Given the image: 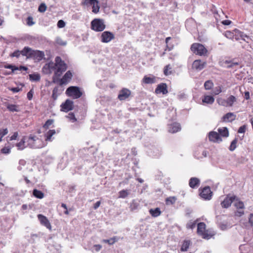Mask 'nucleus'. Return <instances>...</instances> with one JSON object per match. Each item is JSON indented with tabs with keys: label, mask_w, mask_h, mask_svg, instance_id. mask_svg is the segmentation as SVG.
Segmentation results:
<instances>
[{
	"label": "nucleus",
	"mask_w": 253,
	"mask_h": 253,
	"mask_svg": "<svg viewBox=\"0 0 253 253\" xmlns=\"http://www.w3.org/2000/svg\"><path fill=\"white\" fill-rule=\"evenodd\" d=\"M48 68L55 70L52 77V83L55 84L58 82V78L67 70V66L64 61H62L60 57L57 56L55 58V63H49Z\"/></svg>",
	"instance_id": "1"
},
{
	"label": "nucleus",
	"mask_w": 253,
	"mask_h": 253,
	"mask_svg": "<svg viewBox=\"0 0 253 253\" xmlns=\"http://www.w3.org/2000/svg\"><path fill=\"white\" fill-rule=\"evenodd\" d=\"M25 140H27V146L34 149H39L43 147L45 145V142L42 140L41 138L30 135L29 136H26Z\"/></svg>",
	"instance_id": "2"
},
{
	"label": "nucleus",
	"mask_w": 253,
	"mask_h": 253,
	"mask_svg": "<svg viewBox=\"0 0 253 253\" xmlns=\"http://www.w3.org/2000/svg\"><path fill=\"white\" fill-rule=\"evenodd\" d=\"M66 94L73 99H78L83 95V92L80 88L77 86H71L68 87L65 92Z\"/></svg>",
	"instance_id": "3"
},
{
	"label": "nucleus",
	"mask_w": 253,
	"mask_h": 253,
	"mask_svg": "<svg viewBox=\"0 0 253 253\" xmlns=\"http://www.w3.org/2000/svg\"><path fill=\"white\" fill-rule=\"evenodd\" d=\"M206 224L204 222H200L197 225V233L201 235L204 239H209L213 234L208 233V231L206 229Z\"/></svg>",
	"instance_id": "4"
},
{
	"label": "nucleus",
	"mask_w": 253,
	"mask_h": 253,
	"mask_svg": "<svg viewBox=\"0 0 253 253\" xmlns=\"http://www.w3.org/2000/svg\"><path fill=\"white\" fill-rule=\"evenodd\" d=\"M105 25L103 20L100 19H95L91 22V28L96 32H102L105 29Z\"/></svg>",
	"instance_id": "5"
},
{
	"label": "nucleus",
	"mask_w": 253,
	"mask_h": 253,
	"mask_svg": "<svg viewBox=\"0 0 253 253\" xmlns=\"http://www.w3.org/2000/svg\"><path fill=\"white\" fill-rule=\"evenodd\" d=\"M191 49L193 53L200 55H205L208 51L207 49L203 44L199 43L192 44L191 46Z\"/></svg>",
	"instance_id": "6"
},
{
	"label": "nucleus",
	"mask_w": 253,
	"mask_h": 253,
	"mask_svg": "<svg viewBox=\"0 0 253 253\" xmlns=\"http://www.w3.org/2000/svg\"><path fill=\"white\" fill-rule=\"evenodd\" d=\"M61 111L64 112H68L72 110L74 108V102L73 101L67 99L60 105Z\"/></svg>",
	"instance_id": "7"
},
{
	"label": "nucleus",
	"mask_w": 253,
	"mask_h": 253,
	"mask_svg": "<svg viewBox=\"0 0 253 253\" xmlns=\"http://www.w3.org/2000/svg\"><path fill=\"white\" fill-rule=\"evenodd\" d=\"M115 39L114 34L111 32L104 31L101 34V41L102 42L107 43Z\"/></svg>",
	"instance_id": "8"
},
{
	"label": "nucleus",
	"mask_w": 253,
	"mask_h": 253,
	"mask_svg": "<svg viewBox=\"0 0 253 253\" xmlns=\"http://www.w3.org/2000/svg\"><path fill=\"white\" fill-rule=\"evenodd\" d=\"M234 38L236 41H239L240 39L243 40L244 41L246 42L247 43L249 42V41H247L245 39V37H247V39H250L251 40V38L250 36L247 35L245 34L244 32L240 31L239 30L237 29H235L234 30Z\"/></svg>",
	"instance_id": "9"
},
{
	"label": "nucleus",
	"mask_w": 253,
	"mask_h": 253,
	"mask_svg": "<svg viewBox=\"0 0 253 253\" xmlns=\"http://www.w3.org/2000/svg\"><path fill=\"white\" fill-rule=\"evenodd\" d=\"M201 197L205 200H210L211 199L212 192L209 186L205 187L200 193Z\"/></svg>",
	"instance_id": "10"
},
{
	"label": "nucleus",
	"mask_w": 253,
	"mask_h": 253,
	"mask_svg": "<svg viewBox=\"0 0 253 253\" xmlns=\"http://www.w3.org/2000/svg\"><path fill=\"white\" fill-rule=\"evenodd\" d=\"M73 77L72 72L68 71L63 76L62 79L58 78V82L60 85L66 84Z\"/></svg>",
	"instance_id": "11"
},
{
	"label": "nucleus",
	"mask_w": 253,
	"mask_h": 253,
	"mask_svg": "<svg viewBox=\"0 0 253 253\" xmlns=\"http://www.w3.org/2000/svg\"><path fill=\"white\" fill-rule=\"evenodd\" d=\"M33 49L28 46H25L22 50H17V58L20 55L25 56L27 58H31Z\"/></svg>",
	"instance_id": "12"
},
{
	"label": "nucleus",
	"mask_w": 253,
	"mask_h": 253,
	"mask_svg": "<svg viewBox=\"0 0 253 253\" xmlns=\"http://www.w3.org/2000/svg\"><path fill=\"white\" fill-rule=\"evenodd\" d=\"M236 198V196H231L227 195L224 200L221 203V207L223 208H229L232 202H233L235 199Z\"/></svg>",
	"instance_id": "13"
},
{
	"label": "nucleus",
	"mask_w": 253,
	"mask_h": 253,
	"mask_svg": "<svg viewBox=\"0 0 253 253\" xmlns=\"http://www.w3.org/2000/svg\"><path fill=\"white\" fill-rule=\"evenodd\" d=\"M235 202L234 206L238 210H243L244 208V203L240 201L239 199L236 197ZM244 212L243 210H239L236 212V214L238 216H242L244 214Z\"/></svg>",
	"instance_id": "14"
},
{
	"label": "nucleus",
	"mask_w": 253,
	"mask_h": 253,
	"mask_svg": "<svg viewBox=\"0 0 253 253\" xmlns=\"http://www.w3.org/2000/svg\"><path fill=\"white\" fill-rule=\"evenodd\" d=\"M209 140L214 143H220L222 141L221 136L218 132L211 131L209 133Z\"/></svg>",
	"instance_id": "15"
},
{
	"label": "nucleus",
	"mask_w": 253,
	"mask_h": 253,
	"mask_svg": "<svg viewBox=\"0 0 253 253\" xmlns=\"http://www.w3.org/2000/svg\"><path fill=\"white\" fill-rule=\"evenodd\" d=\"M131 95V91L126 88H122L119 92L118 98L120 100H124L126 99Z\"/></svg>",
	"instance_id": "16"
},
{
	"label": "nucleus",
	"mask_w": 253,
	"mask_h": 253,
	"mask_svg": "<svg viewBox=\"0 0 253 253\" xmlns=\"http://www.w3.org/2000/svg\"><path fill=\"white\" fill-rule=\"evenodd\" d=\"M38 218L40 222V223L42 225L46 227L47 229H51V224L49 222V221L46 216L42 214H39L38 215Z\"/></svg>",
	"instance_id": "17"
},
{
	"label": "nucleus",
	"mask_w": 253,
	"mask_h": 253,
	"mask_svg": "<svg viewBox=\"0 0 253 253\" xmlns=\"http://www.w3.org/2000/svg\"><path fill=\"white\" fill-rule=\"evenodd\" d=\"M206 65V62L201 60H196L192 64V68L197 71L204 69Z\"/></svg>",
	"instance_id": "18"
},
{
	"label": "nucleus",
	"mask_w": 253,
	"mask_h": 253,
	"mask_svg": "<svg viewBox=\"0 0 253 253\" xmlns=\"http://www.w3.org/2000/svg\"><path fill=\"white\" fill-rule=\"evenodd\" d=\"M155 93L157 94L162 93L163 94H166L168 93L167 89V85L166 83H161L159 84L156 89Z\"/></svg>",
	"instance_id": "19"
},
{
	"label": "nucleus",
	"mask_w": 253,
	"mask_h": 253,
	"mask_svg": "<svg viewBox=\"0 0 253 253\" xmlns=\"http://www.w3.org/2000/svg\"><path fill=\"white\" fill-rule=\"evenodd\" d=\"M56 133V132L54 129L48 130L44 134V141L45 142L52 141L54 138L53 135H55Z\"/></svg>",
	"instance_id": "20"
},
{
	"label": "nucleus",
	"mask_w": 253,
	"mask_h": 253,
	"mask_svg": "<svg viewBox=\"0 0 253 253\" xmlns=\"http://www.w3.org/2000/svg\"><path fill=\"white\" fill-rule=\"evenodd\" d=\"M3 67L5 69H8V71H6L3 69L1 70L2 73L5 75H10L16 70V66L15 65H12L6 63L4 64Z\"/></svg>",
	"instance_id": "21"
},
{
	"label": "nucleus",
	"mask_w": 253,
	"mask_h": 253,
	"mask_svg": "<svg viewBox=\"0 0 253 253\" xmlns=\"http://www.w3.org/2000/svg\"><path fill=\"white\" fill-rule=\"evenodd\" d=\"M200 181L197 177H192L190 179L189 182V186L192 188H196L200 185Z\"/></svg>",
	"instance_id": "22"
},
{
	"label": "nucleus",
	"mask_w": 253,
	"mask_h": 253,
	"mask_svg": "<svg viewBox=\"0 0 253 253\" xmlns=\"http://www.w3.org/2000/svg\"><path fill=\"white\" fill-rule=\"evenodd\" d=\"M44 56V54L43 52L33 50L31 58H34L38 60H41L43 58Z\"/></svg>",
	"instance_id": "23"
},
{
	"label": "nucleus",
	"mask_w": 253,
	"mask_h": 253,
	"mask_svg": "<svg viewBox=\"0 0 253 253\" xmlns=\"http://www.w3.org/2000/svg\"><path fill=\"white\" fill-rule=\"evenodd\" d=\"M25 137H23L19 142L17 143V147L19 150H23L26 147L28 146L27 140L25 139Z\"/></svg>",
	"instance_id": "24"
},
{
	"label": "nucleus",
	"mask_w": 253,
	"mask_h": 253,
	"mask_svg": "<svg viewBox=\"0 0 253 253\" xmlns=\"http://www.w3.org/2000/svg\"><path fill=\"white\" fill-rule=\"evenodd\" d=\"M234 119L235 115L232 113H228L222 117V120L224 122H231Z\"/></svg>",
	"instance_id": "25"
},
{
	"label": "nucleus",
	"mask_w": 253,
	"mask_h": 253,
	"mask_svg": "<svg viewBox=\"0 0 253 253\" xmlns=\"http://www.w3.org/2000/svg\"><path fill=\"white\" fill-rule=\"evenodd\" d=\"M191 244L189 240H184L182 244L180 250L181 252H186L188 251L189 247Z\"/></svg>",
	"instance_id": "26"
},
{
	"label": "nucleus",
	"mask_w": 253,
	"mask_h": 253,
	"mask_svg": "<svg viewBox=\"0 0 253 253\" xmlns=\"http://www.w3.org/2000/svg\"><path fill=\"white\" fill-rule=\"evenodd\" d=\"M3 104L8 111L13 112L16 111V105L11 104L8 101L4 102Z\"/></svg>",
	"instance_id": "27"
},
{
	"label": "nucleus",
	"mask_w": 253,
	"mask_h": 253,
	"mask_svg": "<svg viewBox=\"0 0 253 253\" xmlns=\"http://www.w3.org/2000/svg\"><path fill=\"white\" fill-rule=\"evenodd\" d=\"M33 195L36 198L38 199H42L44 197V194L42 192L38 189H35L33 191Z\"/></svg>",
	"instance_id": "28"
},
{
	"label": "nucleus",
	"mask_w": 253,
	"mask_h": 253,
	"mask_svg": "<svg viewBox=\"0 0 253 253\" xmlns=\"http://www.w3.org/2000/svg\"><path fill=\"white\" fill-rule=\"evenodd\" d=\"M150 214L153 217H157L161 214V211L159 208H155V209H151L149 210Z\"/></svg>",
	"instance_id": "29"
},
{
	"label": "nucleus",
	"mask_w": 253,
	"mask_h": 253,
	"mask_svg": "<svg viewBox=\"0 0 253 253\" xmlns=\"http://www.w3.org/2000/svg\"><path fill=\"white\" fill-rule=\"evenodd\" d=\"M219 135L223 137H227L229 136V132L227 127H223V128H219L218 129Z\"/></svg>",
	"instance_id": "30"
},
{
	"label": "nucleus",
	"mask_w": 253,
	"mask_h": 253,
	"mask_svg": "<svg viewBox=\"0 0 253 253\" xmlns=\"http://www.w3.org/2000/svg\"><path fill=\"white\" fill-rule=\"evenodd\" d=\"M150 156L154 157H158L161 155V151L157 148L154 147L152 150L148 152Z\"/></svg>",
	"instance_id": "31"
},
{
	"label": "nucleus",
	"mask_w": 253,
	"mask_h": 253,
	"mask_svg": "<svg viewBox=\"0 0 253 253\" xmlns=\"http://www.w3.org/2000/svg\"><path fill=\"white\" fill-rule=\"evenodd\" d=\"M202 101L204 103L211 104L214 102V98H213V97L211 96L207 95L204 97V98L203 99Z\"/></svg>",
	"instance_id": "32"
},
{
	"label": "nucleus",
	"mask_w": 253,
	"mask_h": 253,
	"mask_svg": "<svg viewBox=\"0 0 253 253\" xmlns=\"http://www.w3.org/2000/svg\"><path fill=\"white\" fill-rule=\"evenodd\" d=\"M143 81L145 84H153L155 82V78L154 77L151 78L145 76L143 79Z\"/></svg>",
	"instance_id": "33"
},
{
	"label": "nucleus",
	"mask_w": 253,
	"mask_h": 253,
	"mask_svg": "<svg viewBox=\"0 0 253 253\" xmlns=\"http://www.w3.org/2000/svg\"><path fill=\"white\" fill-rule=\"evenodd\" d=\"M97 3H99L98 0H84L82 2V4L88 6L89 5H92L93 4Z\"/></svg>",
	"instance_id": "34"
},
{
	"label": "nucleus",
	"mask_w": 253,
	"mask_h": 253,
	"mask_svg": "<svg viewBox=\"0 0 253 253\" xmlns=\"http://www.w3.org/2000/svg\"><path fill=\"white\" fill-rule=\"evenodd\" d=\"M171 67L170 64L166 65L164 69V74L166 76H168L172 74Z\"/></svg>",
	"instance_id": "35"
},
{
	"label": "nucleus",
	"mask_w": 253,
	"mask_h": 253,
	"mask_svg": "<svg viewBox=\"0 0 253 253\" xmlns=\"http://www.w3.org/2000/svg\"><path fill=\"white\" fill-rule=\"evenodd\" d=\"M238 142L237 138H235V139L231 142L230 145L229 147V150L230 151H233L235 150L237 147V143Z\"/></svg>",
	"instance_id": "36"
},
{
	"label": "nucleus",
	"mask_w": 253,
	"mask_h": 253,
	"mask_svg": "<svg viewBox=\"0 0 253 253\" xmlns=\"http://www.w3.org/2000/svg\"><path fill=\"white\" fill-rule=\"evenodd\" d=\"M236 101V97L233 95H230L226 100V103L229 106H232Z\"/></svg>",
	"instance_id": "37"
},
{
	"label": "nucleus",
	"mask_w": 253,
	"mask_h": 253,
	"mask_svg": "<svg viewBox=\"0 0 253 253\" xmlns=\"http://www.w3.org/2000/svg\"><path fill=\"white\" fill-rule=\"evenodd\" d=\"M29 79L31 81L38 82L40 80L41 76L39 74H33L29 75Z\"/></svg>",
	"instance_id": "38"
},
{
	"label": "nucleus",
	"mask_w": 253,
	"mask_h": 253,
	"mask_svg": "<svg viewBox=\"0 0 253 253\" xmlns=\"http://www.w3.org/2000/svg\"><path fill=\"white\" fill-rule=\"evenodd\" d=\"M213 85V84L211 80H208L204 84V87L206 90L211 89Z\"/></svg>",
	"instance_id": "39"
},
{
	"label": "nucleus",
	"mask_w": 253,
	"mask_h": 253,
	"mask_svg": "<svg viewBox=\"0 0 253 253\" xmlns=\"http://www.w3.org/2000/svg\"><path fill=\"white\" fill-rule=\"evenodd\" d=\"M224 35L225 37H226L227 38L229 39H234V37L235 36L234 35V32H231L230 31H226L224 33Z\"/></svg>",
	"instance_id": "40"
},
{
	"label": "nucleus",
	"mask_w": 253,
	"mask_h": 253,
	"mask_svg": "<svg viewBox=\"0 0 253 253\" xmlns=\"http://www.w3.org/2000/svg\"><path fill=\"white\" fill-rule=\"evenodd\" d=\"M116 237H113L109 239H104L103 240L102 242L105 243H107L109 245H113L116 242Z\"/></svg>",
	"instance_id": "41"
},
{
	"label": "nucleus",
	"mask_w": 253,
	"mask_h": 253,
	"mask_svg": "<svg viewBox=\"0 0 253 253\" xmlns=\"http://www.w3.org/2000/svg\"><path fill=\"white\" fill-rule=\"evenodd\" d=\"M176 201V198L174 197H169L167 198L166 200V203L167 205H172Z\"/></svg>",
	"instance_id": "42"
},
{
	"label": "nucleus",
	"mask_w": 253,
	"mask_h": 253,
	"mask_svg": "<svg viewBox=\"0 0 253 253\" xmlns=\"http://www.w3.org/2000/svg\"><path fill=\"white\" fill-rule=\"evenodd\" d=\"M58 91V87H55L52 90V98L54 100H56L58 97V94H57Z\"/></svg>",
	"instance_id": "43"
},
{
	"label": "nucleus",
	"mask_w": 253,
	"mask_h": 253,
	"mask_svg": "<svg viewBox=\"0 0 253 253\" xmlns=\"http://www.w3.org/2000/svg\"><path fill=\"white\" fill-rule=\"evenodd\" d=\"M92 6V12L94 13H97L99 11L100 9L99 3L94 4Z\"/></svg>",
	"instance_id": "44"
},
{
	"label": "nucleus",
	"mask_w": 253,
	"mask_h": 253,
	"mask_svg": "<svg viewBox=\"0 0 253 253\" xmlns=\"http://www.w3.org/2000/svg\"><path fill=\"white\" fill-rule=\"evenodd\" d=\"M181 130V127H169L168 131L170 133H174Z\"/></svg>",
	"instance_id": "45"
},
{
	"label": "nucleus",
	"mask_w": 253,
	"mask_h": 253,
	"mask_svg": "<svg viewBox=\"0 0 253 253\" xmlns=\"http://www.w3.org/2000/svg\"><path fill=\"white\" fill-rule=\"evenodd\" d=\"M119 197L121 198H125L128 195V193H127V191L126 190H122L120 191L119 192Z\"/></svg>",
	"instance_id": "46"
},
{
	"label": "nucleus",
	"mask_w": 253,
	"mask_h": 253,
	"mask_svg": "<svg viewBox=\"0 0 253 253\" xmlns=\"http://www.w3.org/2000/svg\"><path fill=\"white\" fill-rule=\"evenodd\" d=\"M46 8L47 7L45 4L44 3H42L39 5L38 10L40 12H44V11H45Z\"/></svg>",
	"instance_id": "47"
},
{
	"label": "nucleus",
	"mask_w": 253,
	"mask_h": 253,
	"mask_svg": "<svg viewBox=\"0 0 253 253\" xmlns=\"http://www.w3.org/2000/svg\"><path fill=\"white\" fill-rule=\"evenodd\" d=\"M26 22H27V24L30 26H32L33 25H34L35 24V22L33 21V18L31 16H29L27 18Z\"/></svg>",
	"instance_id": "48"
},
{
	"label": "nucleus",
	"mask_w": 253,
	"mask_h": 253,
	"mask_svg": "<svg viewBox=\"0 0 253 253\" xmlns=\"http://www.w3.org/2000/svg\"><path fill=\"white\" fill-rule=\"evenodd\" d=\"M26 164V162L24 160H20L19 161V166L18 167V169L19 170H22V167H25Z\"/></svg>",
	"instance_id": "49"
},
{
	"label": "nucleus",
	"mask_w": 253,
	"mask_h": 253,
	"mask_svg": "<svg viewBox=\"0 0 253 253\" xmlns=\"http://www.w3.org/2000/svg\"><path fill=\"white\" fill-rule=\"evenodd\" d=\"M0 152L2 154H9L10 152V148L8 147H4L1 149Z\"/></svg>",
	"instance_id": "50"
},
{
	"label": "nucleus",
	"mask_w": 253,
	"mask_h": 253,
	"mask_svg": "<svg viewBox=\"0 0 253 253\" xmlns=\"http://www.w3.org/2000/svg\"><path fill=\"white\" fill-rule=\"evenodd\" d=\"M34 93V89L32 88L31 89L27 94V98L29 100H31L33 98V94Z\"/></svg>",
	"instance_id": "51"
},
{
	"label": "nucleus",
	"mask_w": 253,
	"mask_h": 253,
	"mask_svg": "<svg viewBox=\"0 0 253 253\" xmlns=\"http://www.w3.org/2000/svg\"><path fill=\"white\" fill-rule=\"evenodd\" d=\"M68 118L73 122H75L77 121V119L73 113H69L68 114Z\"/></svg>",
	"instance_id": "52"
},
{
	"label": "nucleus",
	"mask_w": 253,
	"mask_h": 253,
	"mask_svg": "<svg viewBox=\"0 0 253 253\" xmlns=\"http://www.w3.org/2000/svg\"><path fill=\"white\" fill-rule=\"evenodd\" d=\"M8 133L7 128L3 129L2 131H0V141H1V139L3 136L6 135Z\"/></svg>",
	"instance_id": "53"
},
{
	"label": "nucleus",
	"mask_w": 253,
	"mask_h": 253,
	"mask_svg": "<svg viewBox=\"0 0 253 253\" xmlns=\"http://www.w3.org/2000/svg\"><path fill=\"white\" fill-rule=\"evenodd\" d=\"M65 26V22L62 20H60L57 22V26L58 28H61L64 27Z\"/></svg>",
	"instance_id": "54"
},
{
	"label": "nucleus",
	"mask_w": 253,
	"mask_h": 253,
	"mask_svg": "<svg viewBox=\"0 0 253 253\" xmlns=\"http://www.w3.org/2000/svg\"><path fill=\"white\" fill-rule=\"evenodd\" d=\"M221 91L222 90L221 86H217L214 88L213 93L215 95H217L219 94Z\"/></svg>",
	"instance_id": "55"
},
{
	"label": "nucleus",
	"mask_w": 253,
	"mask_h": 253,
	"mask_svg": "<svg viewBox=\"0 0 253 253\" xmlns=\"http://www.w3.org/2000/svg\"><path fill=\"white\" fill-rule=\"evenodd\" d=\"M28 70L27 67L23 66H20L19 67H17V71H25V73H24L25 74L26 73L27 70Z\"/></svg>",
	"instance_id": "56"
},
{
	"label": "nucleus",
	"mask_w": 253,
	"mask_h": 253,
	"mask_svg": "<svg viewBox=\"0 0 253 253\" xmlns=\"http://www.w3.org/2000/svg\"><path fill=\"white\" fill-rule=\"evenodd\" d=\"M53 123V120L52 119H49L42 126H49L52 125Z\"/></svg>",
	"instance_id": "57"
},
{
	"label": "nucleus",
	"mask_w": 253,
	"mask_h": 253,
	"mask_svg": "<svg viewBox=\"0 0 253 253\" xmlns=\"http://www.w3.org/2000/svg\"><path fill=\"white\" fill-rule=\"evenodd\" d=\"M220 227L222 230H225L227 229L228 227H229V225H227L226 224H224L223 223H221L220 224Z\"/></svg>",
	"instance_id": "58"
},
{
	"label": "nucleus",
	"mask_w": 253,
	"mask_h": 253,
	"mask_svg": "<svg viewBox=\"0 0 253 253\" xmlns=\"http://www.w3.org/2000/svg\"><path fill=\"white\" fill-rule=\"evenodd\" d=\"M231 22V21L229 20H225L221 22L222 24L224 25H229Z\"/></svg>",
	"instance_id": "59"
},
{
	"label": "nucleus",
	"mask_w": 253,
	"mask_h": 253,
	"mask_svg": "<svg viewBox=\"0 0 253 253\" xmlns=\"http://www.w3.org/2000/svg\"><path fill=\"white\" fill-rule=\"evenodd\" d=\"M247 127H239L238 132L239 133H244L246 130Z\"/></svg>",
	"instance_id": "60"
},
{
	"label": "nucleus",
	"mask_w": 253,
	"mask_h": 253,
	"mask_svg": "<svg viewBox=\"0 0 253 253\" xmlns=\"http://www.w3.org/2000/svg\"><path fill=\"white\" fill-rule=\"evenodd\" d=\"M208 152L206 150H204L203 152H202V155L203 156L202 157H198V158L199 159V158H203L204 157H207V155H208Z\"/></svg>",
	"instance_id": "61"
},
{
	"label": "nucleus",
	"mask_w": 253,
	"mask_h": 253,
	"mask_svg": "<svg viewBox=\"0 0 253 253\" xmlns=\"http://www.w3.org/2000/svg\"><path fill=\"white\" fill-rule=\"evenodd\" d=\"M101 202L100 201H97L96 202L93 206V208L94 210H96L100 205Z\"/></svg>",
	"instance_id": "62"
},
{
	"label": "nucleus",
	"mask_w": 253,
	"mask_h": 253,
	"mask_svg": "<svg viewBox=\"0 0 253 253\" xmlns=\"http://www.w3.org/2000/svg\"><path fill=\"white\" fill-rule=\"evenodd\" d=\"M195 225H196L195 222H190L189 224H188V227L189 228L192 229L195 226Z\"/></svg>",
	"instance_id": "63"
},
{
	"label": "nucleus",
	"mask_w": 253,
	"mask_h": 253,
	"mask_svg": "<svg viewBox=\"0 0 253 253\" xmlns=\"http://www.w3.org/2000/svg\"><path fill=\"white\" fill-rule=\"evenodd\" d=\"M244 98L246 100H248L250 99V92L249 91H246L245 92Z\"/></svg>",
	"instance_id": "64"
}]
</instances>
